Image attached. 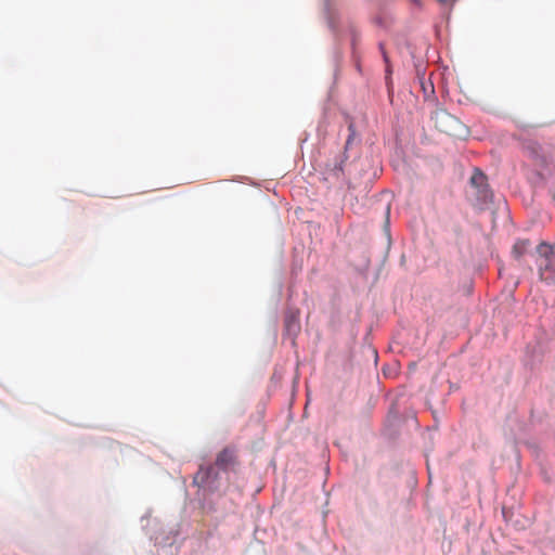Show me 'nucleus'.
Instances as JSON below:
<instances>
[{
	"mask_svg": "<svg viewBox=\"0 0 555 555\" xmlns=\"http://www.w3.org/2000/svg\"><path fill=\"white\" fill-rule=\"evenodd\" d=\"M234 463H235V453H234V450H232L230 448H224L217 455L216 465L223 470H225L230 466L234 465Z\"/></svg>",
	"mask_w": 555,
	"mask_h": 555,
	"instance_id": "4",
	"label": "nucleus"
},
{
	"mask_svg": "<svg viewBox=\"0 0 555 555\" xmlns=\"http://www.w3.org/2000/svg\"><path fill=\"white\" fill-rule=\"evenodd\" d=\"M211 470H212L211 466H209L207 468L201 467L195 479L199 478L202 480V482H205Z\"/></svg>",
	"mask_w": 555,
	"mask_h": 555,
	"instance_id": "8",
	"label": "nucleus"
},
{
	"mask_svg": "<svg viewBox=\"0 0 555 555\" xmlns=\"http://www.w3.org/2000/svg\"><path fill=\"white\" fill-rule=\"evenodd\" d=\"M433 119L435 127L448 135L460 137L464 130L463 124L444 109H436Z\"/></svg>",
	"mask_w": 555,
	"mask_h": 555,
	"instance_id": "1",
	"label": "nucleus"
},
{
	"mask_svg": "<svg viewBox=\"0 0 555 555\" xmlns=\"http://www.w3.org/2000/svg\"><path fill=\"white\" fill-rule=\"evenodd\" d=\"M547 268H548V266H547V264H545V266H543L542 263H541V264H539L540 278H541L542 280H546V279H548V276H546V275H545V272L547 271Z\"/></svg>",
	"mask_w": 555,
	"mask_h": 555,
	"instance_id": "9",
	"label": "nucleus"
},
{
	"mask_svg": "<svg viewBox=\"0 0 555 555\" xmlns=\"http://www.w3.org/2000/svg\"><path fill=\"white\" fill-rule=\"evenodd\" d=\"M537 254L540 257L545 258L546 260H548L550 256L553 254L552 246L546 244L545 242H542L537 247Z\"/></svg>",
	"mask_w": 555,
	"mask_h": 555,
	"instance_id": "6",
	"label": "nucleus"
},
{
	"mask_svg": "<svg viewBox=\"0 0 555 555\" xmlns=\"http://www.w3.org/2000/svg\"><path fill=\"white\" fill-rule=\"evenodd\" d=\"M383 55H384V60H385V62H388V57H387V55H386V53H385V52L383 53Z\"/></svg>",
	"mask_w": 555,
	"mask_h": 555,
	"instance_id": "11",
	"label": "nucleus"
},
{
	"mask_svg": "<svg viewBox=\"0 0 555 555\" xmlns=\"http://www.w3.org/2000/svg\"><path fill=\"white\" fill-rule=\"evenodd\" d=\"M470 183L477 189L478 195L482 201L486 202L491 197L487 176L482 171L475 169L470 178Z\"/></svg>",
	"mask_w": 555,
	"mask_h": 555,
	"instance_id": "3",
	"label": "nucleus"
},
{
	"mask_svg": "<svg viewBox=\"0 0 555 555\" xmlns=\"http://www.w3.org/2000/svg\"><path fill=\"white\" fill-rule=\"evenodd\" d=\"M292 326V321H288L287 322V327H291Z\"/></svg>",
	"mask_w": 555,
	"mask_h": 555,
	"instance_id": "12",
	"label": "nucleus"
},
{
	"mask_svg": "<svg viewBox=\"0 0 555 555\" xmlns=\"http://www.w3.org/2000/svg\"><path fill=\"white\" fill-rule=\"evenodd\" d=\"M522 151L535 166L543 167L546 165V158L542 152V147L535 141L524 140Z\"/></svg>",
	"mask_w": 555,
	"mask_h": 555,
	"instance_id": "2",
	"label": "nucleus"
},
{
	"mask_svg": "<svg viewBox=\"0 0 555 555\" xmlns=\"http://www.w3.org/2000/svg\"><path fill=\"white\" fill-rule=\"evenodd\" d=\"M347 156L344 154L339 163H336L332 168L328 169L334 177L338 178L343 173V168Z\"/></svg>",
	"mask_w": 555,
	"mask_h": 555,
	"instance_id": "7",
	"label": "nucleus"
},
{
	"mask_svg": "<svg viewBox=\"0 0 555 555\" xmlns=\"http://www.w3.org/2000/svg\"><path fill=\"white\" fill-rule=\"evenodd\" d=\"M530 246V240L524 238L516 241L512 249L513 257L519 260L529 250Z\"/></svg>",
	"mask_w": 555,
	"mask_h": 555,
	"instance_id": "5",
	"label": "nucleus"
},
{
	"mask_svg": "<svg viewBox=\"0 0 555 555\" xmlns=\"http://www.w3.org/2000/svg\"><path fill=\"white\" fill-rule=\"evenodd\" d=\"M349 130L351 131V134L349 135V138L346 141V149L349 146V144L351 143V141L353 139L354 131H353L352 125L349 126Z\"/></svg>",
	"mask_w": 555,
	"mask_h": 555,
	"instance_id": "10",
	"label": "nucleus"
}]
</instances>
